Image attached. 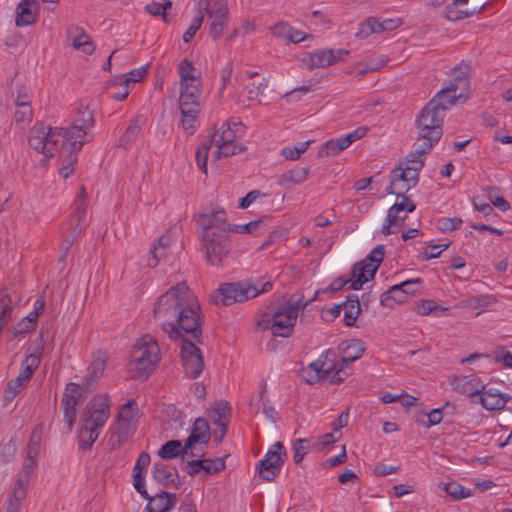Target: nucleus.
Listing matches in <instances>:
<instances>
[{"instance_id":"1","label":"nucleus","mask_w":512,"mask_h":512,"mask_svg":"<svg viewBox=\"0 0 512 512\" xmlns=\"http://www.w3.org/2000/svg\"><path fill=\"white\" fill-rule=\"evenodd\" d=\"M153 315L172 340H183L181 356L185 375L197 378L204 367L194 341L202 335L203 315L199 300L186 282H179L163 293L154 304Z\"/></svg>"},{"instance_id":"2","label":"nucleus","mask_w":512,"mask_h":512,"mask_svg":"<svg viewBox=\"0 0 512 512\" xmlns=\"http://www.w3.org/2000/svg\"><path fill=\"white\" fill-rule=\"evenodd\" d=\"M110 414L109 398L106 395L94 396L86 405L80 418L78 431L79 447L89 450L98 439Z\"/></svg>"},{"instance_id":"3","label":"nucleus","mask_w":512,"mask_h":512,"mask_svg":"<svg viewBox=\"0 0 512 512\" xmlns=\"http://www.w3.org/2000/svg\"><path fill=\"white\" fill-rule=\"evenodd\" d=\"M67 135L64 127H51L36 122L29 131L28 143L33 150L52 158L71 147Z\"/></svg>"},{"instance_id":"4","label":"nucleus","mask_w":512,"mask_h":512,"mask_svg":"<svg viewBox=\"0 0 512 512\" xmlns=\"http://www.w3.org/2000/svg\"><path fill=\"white\" fill-rule=\"evenodd\" d=\"M160 349L151 335L136 341L130 354L129 370L136 379H147L160 361Z\"/></svg>"},{"instance_id":"5","label":"nucleus","mask_w":512,"mask_h":512,"mask_svg":"<svg viewBox=\"0 0 512 512\" xmlns=\"http://www.w3.org/2000/svg\"><path fill=\"white\" fill-rule=\"evenodd\" d=\"M384 257V247L379 245L375 247L368 256L355 263L351 269V277L346 279L339 277L334 279L326 290L340 291L346 284L350 283V288L360 290L369 280L374 278Z\"/></svg>"},{"instance_id":"6","label":"nucleus","mask_w":512,"mask_h":512,"mask_svg":"<svg viewBox=\"0 0 512 512\" xmlns=\"http://www.w3.org/2000/svg\"><path fill=\"white\" fill-rule=\"evenodd\" d=\"M445 117L443 109L437 108L435 101H429L421 110L416 119L418 129L417 141L422 143V149L433 148L440 140L443 129L442 124Z\"/></svg>"},{"instance_id":"7","label":"nucleus","mask_w":512,"mask_h":512,"mask_svg":"<svg viewBox=\"0 0 512 512\" xmlns=\"http://www.w3.org/2000/svg\"><path fill=\"white\" fill-rule=\"evenodd\" d=\"M273 283L267 281L262 283L260 279L222 284L215 297L216 303L229 306L236 302H244L255 298L261 293L272 289Z\"/></svg>"},{"instance_id":"8","label":"nucleus","mask_w":512,"mask_h":512,"mask_svg":"<svg viewBox=\"0 0 512 512\" xmlns=\"http://www.w3.org/2000/svg\"><path fill=\"white\" fill-rule=\"evenodd\" d=\"M200 86V81L181 84L179 97V109L182 116L181 125L188 134H193L197 128L200 112Z\"/></svg>"},{"instance_id":"9","label":"nucleus","mask_w":512,"mask_h":512,"mask_svg":"<svg viewBox=\"0 0 512 512\" xmlns=\"http://www.w3.org/2000/svg\"><path fill=\"white\" fill-rule=\"evenodd\" d=\"M302 305V298L291 296L282 303L272 314V335L275 337H290Z\"/></svg>"},{"instance_id":"10","label":"nucleus","mask_w":512,"mask_h":512,"mask_svg":"<svg viewBox=\"0 0 512 512\" xmlns=\"http://www.w3.org/2000/svg\"><path fill=\"white\" fill-rule=\"evenodd\" d=\"M308 368L315 372V380L328 381L330 384L340 383L348 376L341 358L338 359L337 353L331 349L322 353Z\"/></svg>"},{"instance_id":"11","label":"nucleus","mask_w":512,"mask_h":512,"mask_svg":"<svg viewBox=\"0 0 512 512\" xmlns=\"http://www.w3.org/2000/svg\"><path fill=\"white\" fill-rule=\"evenodd\" d=\"M94 126V117L91 110L87 107H80L75 117L73 118L72 125L65 127V134H68L69 144L74 149H81L85 143L92 139L89 130Z\"/></svg>"},{"instance_id":"12","label":"nucleus","mask_w":512,"mask_h":512,"mask_svg":"<svg viewBox=\"0 0 512 512\" xmlns=\"http://www.w3.org/2000/svg\"><path fill=\"white\" fill-rule=\"evenodd\" d=\"M200 250L212 266H220L230 253L229 236L226 233L201 235Z\"/></svg>"},{"instance_id":"13","label":"nucleus","mask_w":512,"mask_h":512,"mask_svg":"<svg viewBox=\"0 0 512 512\" xmlns=\"http://www.w3.org/2000/svg\"><path fill=\"white\" fill-rule=\"evenodd\" d=\"M86 214L85 189L81 188V195L75 202L74 213L64 228L65 237L60 245V249L66 254L72 246L74 240L81 234L84 228Z\"/></svg>"},{"instance_id":"14","label":"nucleus","mask_w":512,"mask_h":512,"mask_svg":"<svg viewBox=\"0 0 512 512\" xmlns=\"http://www.w3.org/2000/svg\"><path fill=\"white\" fill-rule=\"evenodd\" d=\"M199 10L205 11L212 19L210 35L214 40L222 36L227 25V5L223 0H198Z\"/></svg>"},{"instance_id":"15","label":"nucleus","mask_w":512,"mask_h":512,"mask_svg":"<svg viewBox=\"0 0 512 512\" xmlns=\"http://www.w3.org/2000/svg\"><path fill=\"white\" fill-rule=\"evenodd\" d=\"M286 456L284 446L276 442L259 464V474L266 481H272L279 474Z\"/></svg>"},{"instance_id":"16","label":"nucleus","mask_w":512,"mask_h":512,"mask_svg":"<svg viewBox=\"0 0 512 512\" xmlns=\"http://www.w3.org/2000/svg\"><path fill=\"white\" fill-rule=\"evenodd\" d=\"M196 223L201 229V235L208 232L211 234L230 232L231 224L227 221L226 212L222 208L198 215Z\"/></svg>"},{"instance_id":"17","label":"nucleus","mask_w":512,"mask_h":512,"mask_svg":"<svg viewBox=\"0 0 512 512\" xmlns=\"http://www.w3.org/2000/svg\"><path fill=\"white\" fill-rule=\"evenodd\" d=\"M82 388L73 382L66 385L61 405L64 413V421L67 423L68 431H71L77 416V406L81 402Z\"/></svg>"},{"instance_id":"18","label":"nucleus","mask_w":512,"mask_h":512,"mask_svg":"<svg viewBox=\"0 0 512 512\" xmlns=\"http://www.w3.org/2000/svg\"><path fill=\"white\" fill-rule=\"evenodd\" d=\"M419 173L420 171L416 169H411L409 166L399 164L391 172V183L387 187V192L395 193V189L404 192L409 191L418 184Z\"/></svg>"},{"instance_id":"19","label":"nucleus","mask_w":512,"mask_h":512,"mask_svg":"<svg viewBox=\"0 0 512 512\" xmlns=\"http://www.w3.org/2000/svg\"><path fill=\"white\" fill-rule=\"evenodd\" d=\"M449 383L454 391L471 399L478 396L484 388L482 380L474 374L452 376L449 378ZM472 402L475 401L472 400Z\"/></svg>"},{"instance_id":"20","label":"nucleus","mask_w":512,"mask_h":512,"mask_svg":"<svg viewBox=\"0 0 512 512\" xmlns=\"http://www.w3.org/2000/svg\"><path fill=\"white\" fill-rule=\"evenodd\" d=\"M512 399L511 395L502 393L495 388H486L478 395L479 403L482 407L489 411L501 410L505 408L506 404Z\"/></svg>"},{"instance_id":"21","label":"nucleus","mask_w":512,"mask_h":512,"mask_svg":"<svg viewBox=\"0 0 512 512\" xmlns=\"http://www.w3.org/2000/svg\"><path fill=\"white\" fill-rule=\"evenodd\" d=\"M470 70V65L462 61L452 68L449 73L450 80L448 86L452 87L455 92L463 93L465 98H467V93L469 91Z\"/></svg>"},{"instance_id":"22","label":"nucleus","mask_w":512,"mask_h":512,"mask_svg":"<svg viewBox=\"0 0 512 512\" xmlns=\"http://www.w3.org/2000/svg\"><path fill=\"white\" fill-rule=\"evenodd\" d=\"M19 301L20 298L16 292L10 291L8 288L0 290V331L3 332L11 320L13 310Z\"/></svg>"},{"instance_id":"23","label":"nucleus","mask_w":512,"mask_h":512,"mask_svg":"<svg viewBox=\"0 0 512 512\" xmlns=\"http://www.w3.org/2000/svg\"><path fill=\"white\" fill-rule=\"evenodd\" d=\"M394 194L396 195L397 200L401 199V201L394 203L388 209L387 215H389L391 221L396 219L404 224V221L407 218V214L413 212L416 209V205L409 196L405 195L404 191H398L395 189Z\"/></svg>"},{"instance_id":"24","label":"nucleus","mask_w":512,"mask_h":512,"mask_svg":"<svg viewBox=\"0 0 512 512\" xmlns=\"http://www.w3.org/2000/svg\"><path fill=\"white\" fill-rule=\"evenodd\" d=\"M67 35L74 49L82 51L87 55H91L94 52V44L90 36L82 28L71 26L67 31Z\"/></svg>"},{"instance_id":"25","label":"nucleus","mask_w":512,"mask_h":512,"mask_svg":"<svg viewBox=\"0 0 512 512\" xmlns=\"http://www.w3.org/2000/svg\"><path fill=\"white\" fill-rule=\"evenodd\" d=\"M177 502L176 494L161 492L155 496H150L145 512H168L174 508Z\"/></svg>"},{"instance_id":"26","label":"nucleus","mask_w":512,"mask_h":512,"mask_svg":"<svg viewBox=\"0 0 512 512\" xmlns=\"http://www.w3.org/2000/svg\"><path fill=\"white\" fill-rule=\"evenodd\" d=\"M210 427L205 418L198 417L192 426L191 433L186 440V448H192L196 443L207 444L210 439Z\"/></svg>"},{"instance_id":"27","label":"nucleus","mask_w":512,"mask_h":512,"mask_svg":"<svg viewBox=\"0 0 512 512\" xmlns=\"http://www.w3.org/2000/svg\"><path fill=\"white\" fill-rule=\"evenodd\" d=\"M171 242L172 236L170 232H167L159 237L157 242L154 243L150 248L147 259L149 267H156L160 260L167 256Z\"/></svg>"},{"instance_id":"28","label":"nucleus","mask_w":512,"mask_h":512,"mask_svg":"<svg viewBox=\"0 0 512 512\" xmlns=\"http://www.w3.org/2000/svg\"><path fill=\"white\" fill-rule=\"evenodd\" d=\"M221 133L214 132L211 136V139L208 140L211 145L221 144V142L225 143H235L236 134L243 131L244 125L241 122H233L231 120H227L222 124Z\"/></svg>"},{"instance_id":"29","label":"nucleus","mask_w":512,"mask_h":512,"mask_svg":"<svg viewBox=\"0 0 512 512\" xmlns=\"http://www.w3.org/2000/svg\"><path fill=\"white\" fill-rule=\"evenodd\" d=\"M37 0H22L16 8V25L28 26L36 21Z\"/></svg>"},{"instance_id":"30","label":"nucleus","mask_w":512,"mask_h":512,"mask_svg":"<svg viewBox=\"0 0 512 512\" xmlns=\"http://www.w3.org/2000/svg\"><path fill=\"white\" fill-rule=\"evenodd\" d=\"M135 429L136 426L127 424L125 422H118L108 441L110 449H119L134 434Z\"/></svg>"},{"instance_id":"31","label":"nucleus","mask_w":512,"mask_h":512,"mask_svg":"<svg viewBox=\"0 0 512 512\" xmlns=\"http://www.w3.org/2000/svg\"><path fill=\"white\" fill-rule=\"evenodd\" d=\"M305 65L309 69L325 68L335 64V53L332 49H320L308 55V59H304Z\"/></svg>"},{"instance_id":"32","label":"nucleus","mask_w":512,"mask_h":512,"mask_svg":"<svg viewBox=\"0 0 512 512\" xmlns=\"http://www.w3.org/2000/svg\"><path fill=\"white\" fill-rule=\"evenodd\" d=\"M232 409L230 404L225 400H220L215 402L211 411L209 412V417L213 425L219 426L225 425L228 426L231 418Z\"/></svg>"},{"instance_id":"33","label":"nucleus","mask_w":512,"mask_h":512,"mask_svg":"<svg viewBox=\"0 0 512 512\" xmlns=\"http://www.w3.org/2000/svg\"><path fill=\"white\" fill-rule=\"evenodd\" d=\"M342 346L343 355L341 356V362L345 368L359 359L365 351L364 342L358 339L350 340L346 344H342Z\"/></svg>"},{"instance_id":"34","label":"nucleus","mask_w":512,"mask_h":512,"mask_svg":"<svg viewBox=\"0 0 512 512\" xmlns=\"http://www.w3.org/2000/svg\"><path fill=\"white\" fill-rule=\"evenodd\" d=\"M465 98L463 93H458L453 90L452 87L448 85L442 88L430 101H435L437 108L443 109L446 113L447 109L454 105L457 100Z\"/></svg>"},{"instance_id":"35","label":"nucleus","mask_w":512,"mask_h":512,"mask_svg":"<svg viewBox=\"0 0 512 512\" xmlns=\"http://www.w3.org/2000/svg\"><path fill=\"white\" fill-rule=\"evenodd\" d=\"M144 124L145 119L143 116L139 115L135 117L128 125L123 135L120 137L118 145L123 148L130 147L139 136Z\"/></svg>"},{"instance_id":"36","label":"nucleus","mask_w":512,"mask_h":512,"mask_svg":"<svg viewBox=\"0 0 512 512\" xmlns=\"http://www.w3.org/2000/svg\"><path fill=\"white\" fill-rule=\"evenodd\" d=\"M81 149H74L72 147L68 148L67 151H63L59 154V160L61 162V167L59 168V175L63 179L69 178L73 172L75 165L78 160V152Z\"/></svg>"},{"instance_id":"37","label":"nucleus","mask_w":512,"mask_h":512,"mask_svg":"<svg viewBox=\"0 0 512 512\" xmlns=\"http://www.w3.org/2000/svg\"><path fill=\"white\" fill-rule=\"evenodd\" d=\"M422 143L416 141L414 144V150L410 152L406 158L400 161V165L409 166L411 169H416L421 171L424 166V158L423 156L427 154L432 148H428L426 150L422 149Z\"/></svg>"},{"instance_id":"38","label":"nucleus","mask_w":512,"mask_h":512,"mask_svg":"<svg viewBox=\"0 0 512 512\" xmlns=\"http://www.w3.org/2000/svg\"><path fill=\"white\" fill-rule=\"evenodd\" d=\"M188 450L190 448H186V443L182 445L179 440H170L162 445L157 454L163 460H170L188 454Z\"/></svg>"},{"instance_id":"39","label":"nucleus","mask_w":512,"mask_h":512,"mask_svg":"<svg viewBox=\"0 0 512 512\" xmlns=\"http://www.w3.org/2000/svg\"><path fill=\"white\" fill-rule=\"evenodd\" d=\"M153 479L163 487H168L175 482L177 471L172 473L171 469L163 462H156L152 468Z\"/></svg>"},{"instance_id":"40","label":"nucleus","mask_w":512,"mask_h":512,"mask_svg":"<svg viewBox=\"0 0 512 512\" xmlns=\"http://www.w3.org/2000/svg\"><path fill=\"white\" fill-rule=\"evenodd\" d=\"M343 309L344 324L348 327L354 326L360 313V303L358 296L355 294L349 295L347 300L343 303Z\"/></svg>"},{"instance_id":"41","label":"nucleus","mask_w":512,"mask_h":512,"mask_svg":"<svg viewBox=\"0 0 512 512\" xmlns=\"http://www.w3.org/2000/svg\"><path fill=\"white\" fill-rule=\"evenodd\" d=\"M43 352V347L40 346L36 348L33 352L26 355L25 359L22 362V368L20 374L24 379L30 380L34 371L38 368L41 362V356Z\"/></svg>"},{"instance_id":"42","label":"nucleus","mask_w":512,"mask_h":512,"mask_svg":"<svg viewBox=\"0 0 512 512\" xmlns=\"http://www.w3.org/2000/svg\"><path fill=\"white\" fill-rule=\"evenodd\" d=\"M107 362V354L103 351H97L93 354L92 361L87 369V379L89 381H95L99 379L105 368Z\"/></svg>"},{"instance_id":"43","label":"nucleus","mask_w":512,"mask_h":512,"mask_svg":"<svg viewBox=\"0 0 512 512\" xmlns=\"http://www.w3.org/2000/svg\"><path fill=\"white\" fill-rule=\"evenodd\" d=\"M310 169L308 167H294L285 171L278 180V184L286 186L288 184H300L307 179Z\"/></svg>"},{"instance_id":"44","label":"nucleus","mask_w":512,"mask_h":512,"mask_svg":"<svg viewBox=\"0 0 512 512\" xmlns=\"http://www.w3.org/2000/svg\"><path fill=\"white\" fill-rule=\"evenodd\" d=\"M26 497V483L22 478H19L12 490L8 500L6 512H19L21 502Z\"/></svg>"},{"instance_id":"45","label":"nucleus","mask_w":512,"mask_h":512,"mask_svg":"<svg viewBox=\"0 0 512 512\" xmlns=\"http://www.w3.org/2000/svg\"><path fill=\"white\" fill-rule=\"evenodd\" d=\"M406 300V295L400 283L391 286L387 291L382 293L380 297V303L384 307H393L395 304L403 303Z\"/></svg>"},{"instance_id":"46","label":"nucleus","mask_w":512,"mask_h":512,"mask_svg":"<svg viewBox=\"0 0 512 512\" xmlns=\"http://www.w3.org/2000/svg\"><path fill=\"white\" fill-rule=\"evenodd\" d=\"M138 417V404L135 400L130 399L120 407L118 413V422H125L136 426Z\"/></svg>"},{"instance_id":"47","label":"nucleus","mask_w":512,"mask_h":512,"mask_svg":"<svg viewBox=\"0 0 512 512\" xmlns=\"http://www.w3.org/2000/svg\"><path fill=\"white\" fill-rule=\"evenodd\" d=\"M348 148L343 136L328 140L319 150V156H335Z\"/></svg>"},{"instance_id":"48","label":"nucleus","mask_w":512,"mask_h":512,"mask_svg":"<svg viewBox=\"0 0 512 512\" xmlns=\"http://www.w3.org/2000/svg\"><path fill=\"white\" fill-rule=\"evenodd\" d=\"M444 16L448 21L456 22L462 19L470 18L475 15L478 11L476 9L473 10H459L458 5L451 2L446 5L444 8Z\"/></svg>"},{"instance_id":"49","label":"nucleus","mask_w":512,"mask_h":512,"mask_svg":"<svg viewBox=\"0 0 512 512\" xmlns=\"http://www.w3.org/2000/svg\"><path fill=\"white\" fill-rule=\"evenodd\" d=\"M448 308L439 306L434 300L423 299L416 306V312L419 315H429L434 313L436 316L444 315Z\"/></svg>"},{"instance_id":"50","label":"nucleus","mask_w":512,"mask_h":512,"mask_svg":"<svg viewBox=\"0 0 512 512\" xmlns=\"http://www.w3.org/2000/svg\"><path fill=\"white\" fill-rule=\"evenodd\" d=\"M172 7V3L169 0H165L164 3L152 2L145 6V11L152 16H161L165 23H170L168 10Z\"/></svg>"},{"instance_id":"51","label":"nucleus","mask_w":512,"mask_h":512,"mask_svg":"<svg viewBox=\"0 0 512 512\" xmlns=\"http://www.w3.org/2000/svg\"><path fill=\"white\" fill-rule=\"evenodd\" d=\"M178 71L181 78V84L200 81L194 74L195 67L192 62L187 59L180 61Z\"/></svg>"},{"instance_id":"52","label":"nucleus","mask_w":512,"mask_h":512,"mask_svg":"<svg viewBox=\"0 0 512 512\" xmlns=\"http://www.w3.org/2000/svg\"><path fill=\"white\" fill-rule=\"evenodd\" d=\"M379 28V21L374 17H370L359 25L356 37L359 39H365L373 33H379Z\"/></svg>"},{"instance_id":"53","label":"nucleus","mask_w":512,"mask_h":512,"mask_svg":"<svg viewBox=\"0 0 512 512\" xmlns=\"http://www.w3.org/2000/svg\"><path fill=\"white\" fill-rule=\"evenodd\" d=\"M445 492L454 500L465 499L472 496V491L460 485L457 482H449L445 485Z\"/></svg>"},{"instance_id":"54","label":"nucleus","mask_w":512,"mask_h":512,"mask_svg":"<svg viewBox=\"0 0 512 512\" xmlns=\"http://www.w3.org/2000/svg\"><path fill=\"white\" fill-rule=\"evenodd\" d=\"M14 119L17 125H28L33 119V109L31 105H16Z\"/></svg>"},{"instance_id":"55","label":"nucleus","mask_w":512,"mask_h":512,"mask_svg":"<svg viewBox=\"0 0 512 512\" xmlns=\"http://www.w3.org/2000/svg\"><path fill=\"white\" fill-rule=\"evenodd\" d=\"M463 220L460 217H441L436 221V227L441 232H451L460 228Z\"/></svg>"},{"instance_id":"56","label":"nucleus","mask_w":512,"mask_h":512,"mask_svg":"<svg viewBox=\"0 0 512 512\" xmlns=\"http://www.w3.org/2000/svg\"><path fill=\"white\" fill-rule=\"evenodd\" d=\"M211 143L203 142L196 150L195 158L198 168L207 174V160Z\"/></svg>"},{"instance_id":"57","label":"nucleus","mask_w":512,"mask_h":512,"mask_svg":"<svg viewBox=\"0 0 512 512\" xmlns=\"http://www.w3.org/2000/svg\"><path fill=\"white\" fill-rule=\"evenodd\" d=\"M215 146L217 147L216 154L218 157H229L245 150L243 145L236 143L221 142V144H215Z\"/></svg>"},{"instance_id":"58","label":"nucleus","mask_w":512,"mask_h":512,"mask_svg":"<svg viewBox=\"0 0 512 512\" xmlns=\"http://www.w3.org/2000/svg\"><path fill=\"white\" fill-rule=\"evenodd\" d=\"M269 80L262 78L261 82L257 85L253 82L247 86V95L249 100H258L261 102L260 97L264 95L265 89L268 87Z\"/></svg>"},{"instance_id":"59","label":"nucleus","mask_w":512,"mask_h":512,"mask_svg":"<svg viewBox=\"0 0 512 512\" xmlns=\"http://www.w3.org/2000/svg\"><path fill=\"white\" fill-rule=\"evenodd\" d=\"M203 18V13L201 12V10L198 9L197 15L192 19L190 26L183 34V41L185 43H189L193 39V37L195 36V34L202 25Z\"/></svg>"},{"instance_id":"60","label":"nucleus","mask_w":512,"mask_h":512,"mask_svg":"<svg viewBox=\"0 0 512 512\" xmlns=\"http://www.w3.org/2000/svg\"><path fill=\"white\" fill-rule=\"evenodd\" d=\"M41 432L34 430L27 445V455L30 458H37L40 453Z\"/></svg>"},{"instance_id":"61","label":"nucleus","mask_w":512,"mask_h":512,"mask_svg":"<svg viewBox=\"0 0 512 512\" xmlns=\"http://www.w3.org/2000/svg\"><path fill=\"white\" fill-rule=\"evenodd\" d=\"M225 460L224 458H216V459H204L203 462V471L207 474L212 475L215 473H219L225 469Z\"/></svg>"},{"instance_id":"62","label":"nucleus","mask_w":512,"mask_h":512,"mask_svg":"<svg viewBox=\"0 0 512 512\" xmlns=\"http://www.w3.org/2000/svg\"><path fill=\"white\" fill-rule=\"evenodd\" d=\"M309 441L307 439H296L293 443V461L296 464H300L304 456L308 452V446L306 445Z\"/></svg>"},{"instance_id":"63","label":"nucleus","mask_w":512,"mask_h":512,"mask_svg":"<svg viewBox=\"0 0 512 512\" xmlns=\"http://www.w3.org/2000/svg\"><path fill=\"white\" fill-rule=\"evenodd\" d=\"M497 188L495 187H489L488 188V196L489 200L492 202V204L500 209L501 211L505 212L508 209H510L509 202L504 199L502 196L497 195Z\"/></svg>"},{"instance_id":"64","label":"nucleus","mask_w":512,"mask_h":512,"mask_svg":"<svg viewBox=\"0 0 512 512\" xmlns=\"http://www.w3.org/2000/svg\"><path fill=\"white\" fill-rule=\"evenodd\" d=\"M147 73V69L145 67H140L130 71L129 73L123 75L120 79L126 83L129 87L140 81Z\"/></svg>"}]
</instances>
